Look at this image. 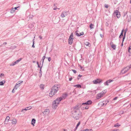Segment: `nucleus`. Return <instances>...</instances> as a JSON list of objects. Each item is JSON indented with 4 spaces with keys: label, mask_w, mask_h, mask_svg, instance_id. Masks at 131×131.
Listing matches in <instances>:
<instances>
[{
    "label": "nucleus",
    "mask_w": 131,
    "mask_h": 131,
    "mask_svg": "<svg viewBox=\"0 0 131 131\" xmlns=\"http://www.w3.org/2000/svg\"><path fill=\"white\" fill-rule=\"evenodd\" d=\"M79 106L78 105H76L73 108V110L72 112V116L75 119L77 120L81 116V113L79 109Z\"/></svg>",
    "instance_id": "nucleus-1"
},
{
    "label": "nucleus",
    "mask_w": 131,
    "mask_h": 131,
    "mask_svg": "<svg viewBox=\"0 0 131 131\" xmlns=\"http://www.w3.org/2000/svg\"><path fill=\"white\" fill-rule=\"evenodd\" d=\"M67 95H68L66 93L64 94H63L62 97H61L57 99L53 102L52 104L53 108L54 109L56 108L60 102L62 100L66 98Z\"/></svg>",
    "instance_id": "nucleus-2"
},
{
    "label": "nucleus",
    "mask_w": 131,
    "mask_h": 131,
    "mask_svg": "<svg viewBox=\"0 0 131 131\" xmlns=\"http://www.w3.org/2000/svg\"><path fill=\"white\" fill-rule=\"evenodd\" d=\"M60 85L56 84L53 86L50 91L49 95L50 97H52L60 89Z\"/></svg>",
    "instance_id": "nucleus-3"
},
{
    "label": "nucleus",
    "mask_w": 131,
    "mask_h": 131,
    "mask_svg": "<svg viewBox=\"0 0 131 131\" xmlns=\"http://www.w3.org/2000/svg\"><path fill=\"white\" fill-rule=\"evenodd\" d=\"M73 33H71L68 39V43L69 44L71 45L74 39L73 38Z\"/></svg>",
    "instance_id": "nucleus-4"
},
{
    "label": "nucleus",
    "mask_w": 131,
    "mask_h": 131,
    "mask_svg": "<svg viewBox=\"0 0 131 131\" xmlns=\"http://www.w3.org/2000/svg\"><path fill=\"white\" fill-rule=\"evenodd\" d=\"M131 68V64L129 66H127L124 69L122 70L121 73L122 74H124L127 72L129 69Z\"/></svg>",
    "instance_id": "nucleus-5"
},
{
    "label": "nucleus",
    "mask_w": 131,
    "mask_h": 131,
    "mask_svg": "<svg viewBox=\"0 0 131 131\" xmlns=\"http://www.w3.org/2000/svg\"><path fill=\"white\" fill-rule=\"evenodd\" d=\"M113 15H116L118 18H119L121 16L120 13L118 10H116L114 11Z\"/></svg>",
    "instance_id": "nucleus-6"
},
{
    "label": "nucleus",
    "mask_w": 131,
    "mask_h": 131,
    "mask_svg": "<svg viewBox=\"0 0 131 131\" xmlns=\"http://www.w3.org/2000/svg\"><path fill=\"white\" fill-rule=\"evenodd\" d=\"M102 82V80L101 79H97L93 81V83L95 84H96L98 83H99Z\"/></svg>",
    "instance_id": "nucleus-7"
},
{
    "label": "nucleus",
    "mask_w": 131,
    "mask_h": 131,
    "mask_svg": "<svg viewBox=\"0 0 131 131\" xmlns=\"http://www.w3.org/2000/svg\"><path fill=\"white\" fill-rule=\"evenodd\" d=\"M22 59L21 58H20L18 59V60H16L14 62H12L11 63L10 65L11 66H13L15 65L16 64L18 63Z\"/></svg>",
    "instance_id": "nucleus-8"
},
{
    "label": "nucleus",
    "mask_w": 131,
    "mask_h": 131,
    "mask_svg": "<svg viewBox=\"0 0 131 131\" xmlns=\"http://www.w3.org/2000/svg\"><path fill=\"white\" fill-rule=\"evenodd\" d=\"M68 12L67 11L63 12L61 15V17L62 18H64L67 15V13Z\"/></svg>",
    "instance_id": "nucleus-9"
},
{
    "label": "nucleus",
    "mask_w": 131,
    "mask_h": 131,
    "mask_svg": "<svg viewBox=\"0 0 131 131\" xmlns=\"http://www.w3.org/2000/svg\"><path fill=\"white\" fill-rule=\"evenodd\" d=\"M75 33H76V35L78 37H79L81 35H83L84 34L83 32H79V31H76L75 32Z\"/></svg>",
    "instance_id": "nucleus-10"
},
{
    "label": "nucleus",
    "mask_w": 131,
    "mask_h": 131,
    "mask_svg": "<svg viewBox=\"0 0 131 131\" xmlns=\"http://www.w3.org/2000/svg\"><path fill=\"white\" fill-rule=\"evenodd\" d=\"M49 110L48 109H46L43 113V114L45 115H48L49 113Z\"/></svg>",
    "instance_id": "nucleus-11"
},
{
    "label": "nucleus",
    "mask_w": 131,
    "mask_h": 131,
    "mask_svg": "<svg viewBox=\"0 0 131 131\" xmlns=\"http://www.w3.org/2000/svg\"><path fill=\"white\" fill-rule=\"evenodd\" d=\"M92 103V101L90 100H89L88 101L86 102L85 103H82V105H90Z\"/></svg>",
    "instance_id": "nucleus-12"
},
{
    "label": "nucleus",
    "mask_w": 131,
    "mask_h": 131,
    "mask_svg": "<svg viewBox=\"0 0 131 131\" xmlns=\"http://www.w3.org/2000/svg\"><path fill=\"white\" fill-rule=\"evenodd\" d=\"M32 108V107L31 106H29V107H26L24 109H23L21 111L22 112H23L24 113V112L25 111H26L27 110L31 109Z\"/></svg>",
    "instance_id": "nucleus-13"
},
{
    "label": "nucleus",
    "mask_w": 131,
    "mask_h": 131,
    "mask_svg": "<svg viewBox=\"0 0 131 131\" xmlns=\"http://www.w3.org/2000/svg\"><path fill=\"white\" fill-rule=\"evenodd\" d=\"M113 80H109L106 81L104 83V84L105 85H108V83H110L111 82H113Z\"/></svg>",
    "instance_id": "nucleus-14"
},
{
    "label": "nucleus",
    "mask_w": 131,
    "mask_h": 131,
    "mask_svg": "<svg viewBox=\"0 0 131 131\" xmlns=\"http://www.w3.org/2000/svg\"><path fill=\"white\" fill-rule=\"evenodd\" d=\"M103 96L102 94H101V93H100L97 95L96 97V98L97 99H99Z\"/></svg>",
    "instance_id": "nucleus-15"
},
{
    "label": "nucleus",
    "mask_w": 131,
    "mask_h": 131,
    "mask_svg": "<svg viewBox=\"0 0 131 131\" xmlns=\"http://www.w3.org/2000/svg\"><path fill=\"white\" fill-rule=\"evenodd\" d=\"M10 119V117L8 116H7L5 119V124H6L7 123V122Z\"/></svg>",
    "instance_id": "nucleus-16"
},
{
    "label": "nucleus",
    "mask_w": 131,
    "mask_h": 131,
    "mask_svg": "<svg viewBox=\"0 0 131 131\" xmlns=\"http://www.w3.org/2000/svg\"><path fill=\"white\" fill-rule=\"evenodd\" d=\"M126 31H127V30H125V32H124V36L123 37V40H122V44H121V46L122 47L123 46V42L124 41V39L125 38V35H126Z\"/></svg>",
    "instance_id": "nucleus-17"
},
{
    "label": "nucleus",
    "mask_w": 131,
    "mask_h": 131,
    "mask_svg": "<svg viewBox=\"0 0 131 131\" xmlns=\"http://www.w3.org/2000/svg\"><path fill=\"white\" fill-rule=\"evenodd\" d=\"M17 123V121L16 119H13L12 120V123L13 124H15Z\"/></svg>",
    "instance_id": "nucleus-18"
},
{
    "label": "nucleus",
    "mask_w": 131,
    "mask_h": 131,
    "mask_svg": "<svg viewBox=\"0 0 131 131\" xmlns=\"http://www.w3.org/2000/svg\"><path fill=\"white\" fill-rule=\"evenodd\" d=\"M36 122V120L35 119H32V120L31 122V124L33 126H34V124Z\"/></svg>",
    "instance_id": "nucleus-19"
},
{
    "label": "nucleus",
    "mask_w": 131,
    "mask_h": 131,
    "mask_svg": "<svg viewBox=\"0 0 131 131\" xmlns=\"http://www.w3.org/2000/svg\"><path fill=\"white\" fill-rule=\"evenodd\" d=\"M5 80H3L2 81L0 82V85H3L5 83Z\"/></svg>",
    "instance_id": "nucleus-20"
},
{
    "label": "nucleus",
    "mask_w": 131,
    "mask_h": 131,
    "mask_svg": "<svg viewBox=\"0 0 131 131\" xmlns=\"http://www.w3.org/2000/svg\"><path fill=\"white\" fill-rule=\"evenodd\" d=\"M84 44L85 45H86V46H88L89 47L90 46V43L89 42H85L84 43Z\"/></svg>",
    "instance_id": "nucleus-21"
},
{
    "label": "nucleus",
    "mask_w": 131,
    "mask_h": 131,
    "mask_svg": "<svg viewBox=\"0 0 131 131\" xmlns=\"http://www.w3.org/2000/svg\"><path fill=\"white\" fill-rule=\"evenodd\" d=\"M23 81H18V82L16 84V85H20V83H21L23 82Z\"/></svg>",
    "instance_id": "nucleus-22"
},
{
    "label": "nucleus",
    "mask_w": 131,
    "mask_h": 131,
    "mask_svg": "<svg viewBox=\"0 0 131 131\" xmlns=\"http://www.w3.org/2000/svg\"><path fill=\"white\" fill-rule=\"evenodd\" d=\"M74 87H76L77 88H81V86L80 84H77L74 85Z\"/></svg>",
    "instance_id": "nucleus-23"
},
{
    "label": "nucleus",
    "mask_w": 131,
    "mask_h": 131,
    "mask_svg": "<svg viewBox=\"0 0 131 131\" xmlns=\"http://www.w3.org/2000/svg\"><path fill=\"white\" fill-rule=\"evenodd\" d=\"M40 88L41 89L43 90L44 89V85L43 84H41L40 86Z\"/></svg>",
    "instance_id": "nucleus-24"
},
{
    "label": "nucleus",
    "mask_w": 131,
    "mask_h": 131,
    "mask_svg": "<svg viewBox=\"0 0 131 131\" xmlns=\"http://www.w3.org/2000/svg\"><path fill=\"white\" fill-rule=\"evenodd\" d=\"M15 11V10L14 9V8H13L10 10V13H13Z\"/></svg>",
    "instance_id": "nucleus-25"
},
{
    "label": "nucleus",
    "mask_w": 131,
    "mask_h": 131,
    "mask_svg": "<svg viewBox=\"0 0 131 131\" xmlns=\"http://www.w3.org/2000/svg\"><path fill=\"white\" fill-rule=\"evenodd\" d=\"M16 48V47L15 46H12L10 47L9 49H14L15 48Z\"/></svg>",
    "instance_id": "nucleus-26"
},
{
    "label": "nucleus",
    "mask_w": 131,
    "mask_h": 131,
    "mask_svg": "<svg viewBox=\"0 0 131 131\" xmlns=\"http://www.w3.org/2000/svg\"><path fill=\"white\" fill-rule=\"evenodd\" d=\"M111 47L113 48V49L115 50L116 48V45H113L111 46Z\"/></svg>",
    "instance_id": "nucleus-27"
},
{
    "label": "nucleus",
    "mask_w": 131,
    "mask_h": 131,
    "mask_svg": "<svg viewBox=\"0 0 131 131\" xmlns=\"http://www.w3.org/2000/svg\"><path fill=\"white\" fill-rule=\"evenodd\" d=\"M46 54H45V55L43 56V58H42V60H43L42 62V64H43V63L44 60L45 59V58H46Z\"/></svg>",
    "instance_id": "nucleus-28"
},
{
    "label": "nucleus",
    "mask_w": 131,
    "mask_h": 131,
    "mask_svg": "<svg viewBox=\"0 0 131 131\" xmlns=\"http://www.w3.org/2000/svg\"><path fill=\"white\" fill-rule=\"evenodd\" d=\"M20 86V85H16H16L15 86L14 88V90H17V88L19 87Z\"/></svg>",
    "instance_id": "nucleus-29"
},
{
    "label": "nucleus",
    "mask_w": 131,
    "mask_h": 131,
    "mask_svg": "<svg viewBox=\"0 0 131 131\" xmlns=\"http://www.w3.org/2000/svg\"><path fill=\"white\" fill-rule=\"evenodd\" d=\"M120 126V125L118 123H117L115 124L114 126L115 127H118Z\"/></svg>",
    "instance_id": "nucleus-30"
},
{
    "label": "nucleus",
    "mask_w": 131,
    "mask_h": 131,
    "mask_svg": "<svg viewBox=\"0 0 131 131\" xmlns=\"http://www.w3.org/2000/svg\"><path fill=\"white\" fill-rule=\"evenodd\" d=\"M123 30H122V31L121 34L119 36V38H121L122 36H123Z\"/></svg>",
    "instance_id": "nucleus-31"
},
{
    "label": "nucleus",
    "mask_w": 131,
    "mask_h": 131,
    "mask_svg": "<svg viewBox=\"0 0 131 131\" xmlns=\"http://www.w3.org/2000/svg\"><path fill=\"white\" fill-rule=\"evenodd\" d=\"M39 73L40 74V75H39V76L40 77L42 75V71L41 70V69H40Z\"/></svg>",
    "instance_id": "nucleus-32"
},
{
    "label": "nucleus",
    "mask_w": 131,
    "mask_h": 131,
    "mask_svg": "<svg viewBox=\"0 0 131 131\" xmlns=\"http://www.w3.org/2000/svg\"><path fill=\"white\" fill-rule=\"evenodd\" d=\"M94 25L92 24H91L90 25V28L91 29H92L93 28V26H94Z\"/></svg>",
    "instance_id": "nucleus-33"
},
{
    "label": "nucleus",
    "mask_w": 131,
    "mask_h": 131,
    "mask_svg": "<svg viewBox=\"0 0 131 131\" xmlns=\"http://www.w3.org/2000/svg\"><path fill=\"white\" fill-rule=\"evenodd\" d=\"M128 51L129 53L130 52V51H131V46H130L129 47Z\"/></svg>",
    "instance_id": "nucleus-34"
},
{
    "label": "nucleus",
    "mask_w": 131,
    "mask_h": 131,
    "mask_svg": "<svg viewBox=\"0 0 131 131\" xmlns=\"http://www.w3.org/2000/svg\"><path fill=\"white\" fill-rule=\"evenodd\" d=\"M48 59V61L49 62H50L51 60V58L50 57H49L48 58H47Z\"/></svg>",
    "instance_id": "nucleus-35"
},
{
    "label": "nucleus",
    "mask_w": 131,
    "mask_h": 131,
    "mask_svg": "<svg viewBox=\"0 0 131 131\" xmlns=\"http://www.w3.org/2000/svg\"><path fill=\"white\" fill-rule=\"evenodd\" d=\"M85 131H92V129H85Z\"/></svg>",
    "instance_id": "nucleus-36"
},
{
    "label": "nucleus",
    "mask_w": 131,
    "mask_h": 131,
    "mask_svg": "<svg viewBox=\"0 0 131 131\" xmlns=\"http://www.w3.org/2000/svg\"><path fill=\"white\" fill-rule=\"evenodd\" d=\"M34 39L33 40V45H32V47L33 48H35V46H34Z\"/></svg>",
    "instance_id": "nucleus-37"
},
{
    "label": "nucleus",
    "mask_w": 131,
    "mask_h": 131,
    "mask_svg": "<svg viewBox=\"0 0 131 131\" xmlns=\"http://www.w3.org/2000/svg\"><path fill=\"white\" fill-rule=\"evenodd\" d=\"M89 108V107L88 106H85L84 107V108L85 109H88Z\"/></svg>",
    "instance_id": "nucleus-38"
},
{
    "label": "nucleus",
    "mask_w": 131,
    "mask_h": 131,
    "mask_svg": "<svg viewBox=\"0 0 131 131\" xmlns=\"http://www.w3.org/2000/svg\"><path fill=\"white\" fill-rule=\"evenodd\" d=\"M80 124V122H79L76 126L77 127H78L79 125Z\"/></svg>",
    "instance_id": "nucleus-39"
},
{
    "label": "nucleus",
    "mask_w": 131,
    "mask_h": 131,
    "mask_svg": "<svg viewBox=\"0 0 131 131\" xmlns=\"http://www.w3.org/2000/svg\"><path fill=\"white\" fill-rule=\"evenodd\" d=\"M82 75H79L78 77V79H79L80 78V77Z\"/></svg>",
    "instance_id": "nucleus-40"
},
{
    "label": "nucleus",
    "mask_w": 131,
    "mask_h": 131,
    "mask_svg": "<svg viewBox=\"0 0 131 131\" xmlns=\"http://www.w3.org/2000/svg\"><path fill=\"white\" fill-rule=\"evenodd\" d=\"M72 70L74 73H76V71L75 70Z\"/></svg>",
    "instance_id": "nucleus-41"
},
{
    "label": "nucleus",
    "mask_w": 131,
    "mask_h": 131,
    "mask_svg": "<svg viewBox=\"0 0 131 131\" xmlns=\"http://www.w3.org/2000/svg\"><path fill=\"white\" fill-rule=\"evenodd\" d=\"M2 76H4V74H3L2 73L1 74H0V77H2Z\"/></svg>",
    "instance_id": "nucleus-42"
},
{
    "label": "nucleus",
    "mask_w": 131,
    "mask_h": 131,
    "mask_svg": "<svg viewBox=\"0 0 131 131\" xmlns=\"http://www.w3.org/2000/svg\"><path fill=\"white\" fill-rule=\"evenodd\" d=\"M19 6L17 7H15L14 8V9L15 10H16L17 9V8H19Z\"/></svg>",
    "instance_id": "nucleus-43"
},
{
    "label": "nucleus",
    "mask_w": 131,
    "mask_h": 131,
    "mask_svg": "<svg viewBox=\"0 0 131 131\" xmlns=\"http://www.w3.org/2000/svg\"><path fill=\"white\" fill-rule=\"evenodd\" d=\"M105 7L106 8H107L108 7V5H105Z\"/></svg>",
    "instance_id": "nucleus-44"
},
{
    "label": "nucleus",
    "mask_w": 131,
    "mask_h": 131,
    "mask_svg": "<svg viewBox=\"0 0 131 131\" xmlns=\"http://www.w3.org/2000/svg\"><path fill=\"white\" fill-rule=\"evenodd\" d=\"M100 93H101V94H102V95H103V96L105 93L104 92L102 91Z\"/></svg>",
    "instance_id": "nucleus-45"
},
{
    "label": "nucleus",
    "mask_w": 131,
    "mask_h": 131,
    "mask_svg": "<svg viewBox=\"0 0 131 131\" xmlns=\"http://www.w3.org/2000/svg\"><path fill=\"white\" fill-rule=\"evenodd\" d=\"M117 97H116L113 99V100H116L117 99Z\"/></svg>",
    "instance_id": "nucleus-46"
},
{
    "label": "nucleus",
    "mask_w": 131,
    "mask_h": 131,
    "mask_svg": "<svg viewBox=\"0 0 131 131\" xmlns=\"http://www.w3.org/2000/svg\"><path fill=\"white\" fill-rule=\"evenodd\" d=\"M57 9H59L58 8H57L56 7V8H54L53 9L54 10H56Z\"/></svg>",
    "instance_id": "nucleus-47"
},
{
    "label": "nucleus",
    "mask_w": 131,
    "mask_h": 131,
    "mask_svg": "<svg viewBox=\"0 0 131 131\" xmlns=\"http://www.w3.org/2000/svg\"><path fill=\"white\" fill-rule=\"evenodd\" d=\"M72 78H70L69 79V81H71L72 80Z\"/></svg>",
    "instance_id": "nucleus-48"
},
{
    "label": "nucleus",
    "mask_w": 131,
    "mask_h": 131,
    "mask_svg": "<svg viewBox=\"0 0 131 131\" xmlns=\"http://www.w3.org/2000/svg\"><path fill=\"white\" fill-rule=\"evenodd\" d=\"M39 38H40V39H42V37H41V36H39Z\"/></svg>",
    "instance_id": "nucleus-49"
},
{
    "label": "nucleus",
    "mask_w": 131,
    "mask_h": 131,
    "mask_svg": "<svg viewBox=\"0 0 131 131\" xmlns=\"http://www.w3.org/2000/svg\"><path fill=\"white\" fill-rule=\"evenodd\" d=\"M14 89H13L12 91V92L13 93H14L15 92V91H14Z\"/></svg>",
    "instance_id": "nucleus-50"
},
{
    "label": "nucleus",
    "mask_w": 131,
    "mask_h": 131,
    "mask_svg": "<svg viewBox=\"0 0 131 131\" xmlns=\"http://www.w3.org/2000/svg\"><path fill=\"white\" fill-rule=\"evenodd\" d=\"M100 36L102 38L103 37V35H102V34H100Z\"/></svg>",
    "instance_id": "nucleus-51"
},
{
    "label": "nucleus",
    "mask_w": 131,
    "mask_h": 131,
    "mask_svg": "<svg viewBox=\"0 0 131 131\" xmlns=\"http://www.w3.org/2000/svg\"><path fill=\"white\" fill-rule=\"evenodd\" d=\"M31 26V27H32L33 26H32V25L31 24H29V27H30V26Z\"/></svg>",
    "instance_id": "nucleus-52"
},
{
    "label": "nucleus",
    "mask_w": 131,
    "mask_h": 131,
    "mask_svg": "<svg viewBox=\"0 0 131 131\" xmlns=\"http://www.w3.org/2000/svg\"><path fill=\"white\" fill-rule=\"evenodd\" d=\"M106 25L107 26H108V23H106Z\"/></svg>",
    "instance_id": "nucleus-53"
},
{
    "label": "nucleus",
    "mask_w": 131,
    "mask_h": 131,
    "mask_svg": "<svg viewBox=\"0 0 131 131\" xmlns=\"http://www.w3.org/2000/svg\"><path fill=\"white\" fill-rule=\"evenodd\" d=\"M118 129H115V130H112V131H117V130Z\"/></svg>",
    "instance_id": "nucleus-54"
},
{
    "label": "nucleus",
    "mask_w": 131,
    "mask_h": 131,
    "mask_svg": "<svg viewBox=\"0 0 131 131\" xmlns=\"http://www.w3.org/2000/svg\"><path fill=\"white\" fill-rule=\"evenodd\" d=\"M7 44L6 42H4L3 43L4 44L6 45Z\"/></svg>",
    "instance_id": "nucleus-55"
},
{
    "label": "nucleus",
    "mask_w": 131,
    "mask_h": 131,
    "mask_svg": "<svg viewBox=\"0 0 131 131\" xmlns=\"http://www.w3.org/2000/svg\"><path fill=\"white\" fill-rule=\"evenodd\" d=\"M77 128L78 127H77V126H76V127L75 128V129L74 130V131H75L76 130V129H77Z\"/></svg>",
    "instance_id": "nucleus-56"
},
{
    "label": "nucleus",
    "mask_w": 131,
    "mask_h": 131,
    "mask_svg": "<svg viewBox=\"0 0 131 131\" xmlns=\"http://www.w3.org/2000/svg\"><path fill=\"white\" fill-rule=\"evenodd\" d=\"M77 128L78 127H77V126H76V127L75 128V129L74 130V131H75L76 130V129H77Z\"/></svg>",
    "instance_id": "nucleus-57"
},
{
    "label": "nucleus",
    "mask_w": 131,
    "mask_h": 131,
    "mask_svg": "<svg viewBox=\"0 0 131 131\" xmlns=\"http://www.w3.org/2000/svg\"><path fill=\"white\" fill-rule=\"evenodd\" d=\"M131 51H130V53H129V56L131 55V52H130Z\"/></svg>",
    "instance_id": "nucleus-58"
},
{
    "label": "nucleus",
    "mask_w": 131,
    "mask_h": 131,
    "mask_svg": "<svg viewBox=\"0 0 131 131\" xmlns=\"http://www.w3.org/2000/svg\"><path fill=\"white\" fill-rule=\"evenodd\" d=\"M38 67L39 68H40V66L39 65H38Z\"/></svg>",
    "instance_id": "nucleus-59"
},
{
    "label": "nucleus",
    "mask_w": 131,
    "mask_h": 131,
    "mask_svg": "<svg viewBox=\"0 0 131 131\" xmlns=\"http://www.w3.org/2000/svg\"><path fill=\"white\" fill-rule=\"evenodd\" d=\"M42 65L41 66V67H40V69H41V68H42Z\"/></svg>",
    "instance_id": "nucleus-60"
},
{
    "label": "nucleus",
    "mask_w": 131,
    "mask_h": 131,
    "mask_svg": "<svg viewBox=\"0 0 131 131\" xmlns=\"http://www.w3.org/2000/svg\"><path fill=\"white\" fill-rule=\"evenodd\" d=\"M104 104H104V103H103L102 104V106H103V105H104Z\"/></svg>",
    "instance_id": "nucleus-61"
},
{
    "label": "nucleus",
    "mask_w": 131,
    "mask_h": 131,
    "mask_svg": "<svg viewBox=\"0 0 131 131\" xmlns=\"http://www.w3.org/2000/svg\"><path fill=\"white\" fill-rule=\"evenodd\" d=\"M80 131H85V129L82 130Z\"/></svg>",
    "instance_id": "nucleus-62"
},
{
    "label": "nucleus",
    "mask_w": 131,
    "mask_h": 131,
    "mask_svg": "<svg viewBox=\"0 0 131 131\" xmlns=\"http://www.w3.org/2000/svg\"><path fill=\"white\" fill-rule=\"evenodd\" d=\"M129 18L131 19V15H130L129 16Z\"/></svg>",
    "instance_id": "nucleus-63"
},
{
    "label": "nucleus",
    "mask_w": 131,
    "mask_h": 131,
    "mask_svg": "<svg viewBox=\"0 0 131 131\" xmlns=\"http://www.w3.org/2000/svg\"><path fill=\"white\" fill-rule=\"evenodd\" d=\"M63 131H67L65 129H64Z\"/></svg>",
    "instance_id": "nucleus-64"
}]
</instances>
